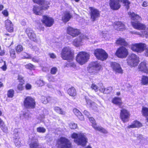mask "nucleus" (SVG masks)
Returning a JSON list of instances; mask_svg holds the SVG:
<instances>
[{"mask_svg":"<svg viewBox=\"0 0 148 148\" xmlns=\"http://www.w3.org/2000/svg\"><path fill=\"white\" fill-rule=\"evenodd\" d=\"M128 14L131 20L133 21L132 22V24L133 27L136 29L142 30L141 33L132 32V34L145 36L146 38H148V28L145 30V26L139 22L141 20V17L133 12H130L128 13Z\"/></svg>","mask_w":148,"mask_h":148,"instance_id":"obj_1","label":"nucleus"},{"mask_svg":"<svg viewBox=\"0 0 148 148\" xmlns=\"http://www.w3.org/2000/svg\"><path fill=\"white\" fill-rule=\"evenodd\" d=\"M33 1L42 5L41 7L38 6H34L33 11L34 14L37 15H40L43 12V10L47 9L49 7L50 3L44 0H33Z\"/></svg>","mask_w":148,"mask_h":148,"instance_id":"obj_2","label":"nucleus"},{"mask_svg":"<svg viewBox=\"0 0 148 148\" xmlns=\"http://www.w3.org/2000/svg\"><path fill=\"white\" fill-rule=\"evenodd\" d=\"M71 137L74 139V142L78 145L84 146L87 142L88 139L85 133L81 132L78 134L73 133L71 134Z\"/></svg>","mask_w":148,"mask_h":148,"instance_id":"obj_3","label":"nucleus"},{"mask_svg":"<svg viewBox=\"0 0 148 148\" xmlns=\"http://www.w3.org/2000/svg\"><path fill=\"white\" fill-rule=\"evenodd\" d=\"M120 2L123 3L127 10L129 9L130 2L128 0H110L109 5L111 8L114 10H118L121 6Z\"/></svg>","mask_w":148,"mask_h":148,"instance_id":"obj_4","label":"nucleus"},{"mask_svg":"<svg viewBox=\"0 0 148 148\" xmlns=\"http://www.w3.org/2000/svg\"><path fill=\"white\" fill-rule=\"evenodd\" d=\"M61 57L64 60L69 61L72 60L73 54L71 51V49L69 47H64L61 53Z\"/></svg>","mask_w":148,"mask_h":148,"instance_id":"obj_5","label":"nucleus"},{"mask_svg":"<svg viewBox=\"0 0 148 148\" xmlns=\"http://www.w3.org/2000/svg\"><path fill=\"white\" fill-rule=\"evenodd\" d=\"M89 58L88 54L85 52L81 51L77 55L76 60L80 64L82 65L87 62Z\"/></svg>","mask_w":148,"mask_h":148,"instance_id":"obj_6","label":"nucleus"},{"mask_svg":"<svg viewBox=\"0 0 148 148\" xmlns=\"http://www.w3.org/2000/svg\"><path fill=\"white\" fill-rule=\"evenodd\" d=\"M56 146L58 148H71V143L67 139L62 137L58 139Z\"/></svg>","mask_w":148,"mask_h":148,"instance_id":"obj_7","label":"nucleus"},{"mask_svg":"<svg viewBox=\"0 0 148 148\" xmlns=\"http://www.w3.org/2000/svg\"><path fill=\"white\" fill-rule=\"evenodd\" d=\"M139 62L138 57L134 53L130 55L127 59L128 65L132 67L136 66Z\"/></svg>","mask_w":148,"mask_h":148,"instance_id":"obj_8","label":"nucleus"},{"mask_svg":"<svg viewBox=\"0 0 148 148\" xmlns=\"http://www.w3.org/2000/svg\"><path fill=\"white\" fill-rule=\"evenodd\" d=\"M94 54L98 59L104 60L108 58V55L102 49H97L94 51Z\"/></svg>","mask_w":148,"mask_h":148,"instance_id":"obj_9","label":"nucleus"},{"mask_svg":"<svg viewBox=\"0 0 148 148\" xmlns=\"http://www.w3.org/2000/svg\"><path fill=\"white\" fill-rule=\"evenodd\" d=\"M146 47V45L144 43H140L133 44L132 45L131 49L134 51L141 53L143 51Z\"/></svg>","mask_w":148,"mask_h":148,"instance_id":"obj_10","label":"nucleus"},{"mask_svg":"<svg viewBox=\"0 0 148 148\" xmlns=\"http://www.w3.org/2000/svg\"><path fill=\"white\" fill-rule=\"evenodd\" d=\"M25 107L28 108H34L35 102L34 100L30 97H26L24 102Z\"/></svg>","mask_w":148,"mask_h":148,"instance_id":"obj_11","label":"nucleus"},{"mask_svg":"<svg viewBox=\"0 0 148 148\" xmlns=\"http://www.w3.org/2000/svg\"><path fill=\"white\" fill-rule=\"evenodd\" d=\"M90 122L92 123V126L96 130L104 134H107L108 133L107 131L104 129L101 126H97L95 123V120L92 117H88Z\"/></svg>","mask_w":148,"mask_h":148,"instance_id":"obj_12","label":"nucleus"},{"mask_svg":"<svg viewBox=\"0 0 148 148\" xmlns=\"http://www.w3.org/2000/svg\"><path fill=\"white\" fill-rule=\"evenodd\" d=\"M128 54L127 49L123 47H121L118 49L116 53V55L118 57L121 58H126Z\"/></svg>","mask_w":148,"mask_h":148,"instance_id":"obj_13","label":"nucleus"},{"mask_svg":"<svg viewBox=\"0 0 148 148\" xmlns=\"http://www.w3.org/2000/svg\"><path fill=\"white\" fill-rule=\"evenodd\" d=\"M21 132L20 128H16L14 131V142L16 146L18 147L21 146V142L18 140L19 137V135L21 134Z\"/></svg>","mask_w":148,"mask_h":148,"instance_id":"obj_14","label":"nucleus"},{"mask_svg":"<svg viewBox=\"0 0 148 148\" xmlns=\"http://www.w3.org/2000/svg\"><path fill=\"white\" fill-rule=\"evenodd\" d=\"M130 116L129 112L125 109H123L121 110L120 118L123 123L128 121Z\"/></svg>","mask_w":148,"mask_h":148,"instance_id":"obj_15","label":"nucleus"},{"mask_svg":"<svg viewBox=\"0 0 148 148\" xmlns=\"http://www.w3.org/2000/svg\"><path fill=\"white\" fill-rule=\"evenodd\" d=\"M89 9L90 10L91 18L92 21H95L99 17V12L93 7H90Z\"/></svg>","mask_w":148,"mask_h":148,"instance_id":"obj_16","label":"nucleus"},{"mask_svg":"<svg viewBox=\"0 0 148 148\" xmlns=\"http://www.w3.org/2000/svg\"><path fill=\"white\" fill-rule=\"evenodd\" d=\"M111 66L116 74H122L123 73V70L119 64L116 62H112L111 63Z\"/></svg>","mask_w":148,"mask_h":148,"instance_id":"obj_17","label":"nucleus"},{"mask_svg":"<svg viewBox=\"0 0 148 148\" xmlns=\"http://www.w3.org/2000/svg\"><path fill=\"white\" fill-rule=\"evenodd\" d=\"M89 39V38L86 35H83L79 38L74 40L73 42V44L77 47L80 46L82 45L83 40H87Z\"/></svg>","mask_w":148,"mask_h":148,"instance_id":"obj_18","label":"nucleus"},{"mask_svg":"<svg viewBox=\"0 0 148 148\" xmlns=\"http://www.w3.org/2000/svg\"><path fill=\"white\" fill-rule=\"evenodd\" d=\"M25 32L30 39L36 42V34L29 27L27 28L26 29Z\"/></svg>","mask_w":148,"mask_h":148,"instance_id":"obj_19","label":"nucleus"},{"mask_svg":"<svg viewBox=\"0 0 148 148\" xmlns=\"http://www.w3.org/2000/svg\"><path fill=\"white\" fill-rule=\"evenodd\" d=\"M101 65L99 62H94L90 64L89 71L90 72H94L95 71H90L92 69H93L94 70L98 71L101 69Z\"/></svg>","mask_w":148,"mask_h":148,"instance_id":"obj_20","label":"nucleus"},{"mask_svg":"<svg viewBox=\"0 0 148 148\" xmlns=\"http://www.w3.org/2000/svg\"><path fill=\"white\" fill-rule=\"evenodd\" d=\"M67 33L73 37L78 36L80 33L79 30L74 28L71 27H69L67 29Z\"/></svg>","mask_w":148,"mask_h":148,"instance_id":"obj_21","label":"nucleus"},{"mask_svg":"<svg viewBox=\"0 0 148 148\" xmlns=\"http://www.w3.org/2000/svg\"><path fill=\"white\" fill-rule=\"evenodd\" d=\"M42 20V23L45 24L47 27H50L52 25L54 22L53 20L51 17L46 16H43Z\"/></svg>","mask_w":148,"mask_h":148,"instance_id":"obj_22","label":"nucleus"},{"mask_svg":"<svg viewBox=\"0 0 148 148\" xmlns=\"http://www.w3.org/2000/svg\"><path fill=\"white\" fill-rule=\"evenodd\" d=\"M5 23L6 30L9 32H12L13 31V25L11 21L9 19H7L5 21Z\"/></svg>","mask_w":148,"mask_h":148,"instance_id":"obj_23","label":"nucleus"},{"mask_svg":"<svg viewBox=\"0 0 148 148\" xmlns=\"http://www.w3.org/2000/svg\"><path fill=\"white\" fill-rule=\"evenodd\" d=\"M115 29L118 31L122 30L125 28L124 24L121 22H116L113 24Z\"/></svg>","mask_w":148,"mask_h":148,"instance_id":"obj_24","label":"nucleus"},{"mask_svg":"<svg viewBox=\"0 0 148 148\" xmlns=\"http://www.w3.org/2000/svg\"><path fill=\"white\" fill-rule=\"evenodd\" d=\"M86 102V106L87 107L91 108L93 109H95L97 107L96 104L94 102L89 99L87 97H85Z\"/></svg>","mask_w":148,"mask_h":148,"instance_id":"obj_25","label":"nucleus"},{"mask_svg":"<svg viewBox=\"0 0 148 148\" xmlns=\"http://www.w3.org/2000/svg\"><path fill=\"white\" fill-rule=\"evenodd\" d=\"M18 79L20 83L17 86V89L19 91H21L23 90L24 89L23 85L24 83V81L23 77L20 75L18 76Z\"/></svg>","mask_w":148,"mask_h":148,"instance_id":"obj_26","label":"nucleus"},{"mask_svg":"<svg viewBox=\"0 0 148 148\" xmlns=\"http://www.w3.org/2000/svg\"><path fill=\"white\" fill-rule=\"evenodd\" d=\"M146 62L145 61L142 62L138 66L139 71L146 72L147 71V67L146 66Z\"/></svg>","mask_w":148,"mask_h":148,"instance_id":"obj_27","label":"nucleus"},{"mask_svg":"<svg viewBox=\"0 0 148 148\" xmlns=\"http://www.w3.org/2000/svg\"><path fill=\"white\" fill-rule=\"evenodd\" d=\"M112 101L113 103L118 105L120 108H122L121 106L122 102L121 99L120 98L115 97L112 99Z\"/></svg>","mask_w":148,"mask_h":148,"instance_id":"obj_28","label":"nucleus"},{"mask_svg":"<svg viewBox=\"0 0 148 148\" xmlns=\"http://www.w3.org/2000/svg\"><path fill=\"white\" fill-rule=\"evenodd\" d=\"M39 144L38 143V140L34 138L32 139V142L29 145L30 148H38Z\"/></svg>","mask_w":148,"mask_h":148,"instance_id":"obj_29","label":"nucleus"},{"mask_svg":"<svg viewBox=\"0 0 148 148\" xmlns=\"http://www.w3.org/2000/svg\"><path fill=\"white\" fill-rule=\"evenodd\" d=\"M73 112L80 120L81 121L84 120V118L83 116L78 110L76 108H74L73 110Z\"/></svg>","mask_w":148,"mask_h":148,"instance_id":"obj_30","label":"nucleus"},{"mask_svg":"<svg viewBox=\"0 0 148 148\" xmlns=\"http://www.w3.org/2000/svg\"><path fill=\"white\" fill-rule=\"evenodd\" d=\"M142 125V124L141 123L138 121H136L133 122L131 125L128 126L127 128H130L138 127H141Z\"/></svg>","mask_w":148,"mask_h":148,"instance_id":"obj_31","label":"nucleus"},{"mask_svg":"<svg viewBox=\"0 0 148 148\" xmlns=\"http://www.w3.org/2000/svg\"><path fill=\"white\" fill-rule=\"evenodd\" d=\"M71 16H72L69 12H66L64 14V15L62 17V21L64 22H66L69 20Z\"/></svg>","mask_w":148,"mask_h":148,"instance_id":"obj_32","label":"nucleus"},{"mask_svg":"<svg viewBox=\"0 0 148 148\" xmlns=\"http://www.w3.org/2000/svg\"><path fill=\"white\" fill-rule=\"evenodd\" d=\"M116 43L117 44L123 45L125 46H127L128 44L126 42L124 38H119L116 41Z\"/></svg>","mask_w":148,"mask_h":148,"instance_id":"obj_33","label":"nucleus"},{"mask_svg":"<svg viewBox=\"0 0 148 148\" xmlns=\"http://www.w3.org/2000/svg\"><path fill=\"white\" fill-rule=\"evenodd\" d=\"M68 94L71 96L74 97L76 95V90L74 87H72L69 88L68 90Z\"/></svg>","mask_w":148,"mask_h":148,"instance_id":"obj_34","label":"nucleus"},{"mask_svg":"<svg viewBox=\"0 0 148 148\" xmlns=\"http://www.w3.org/2000/svg\"><path fill=\"white\" fill-rule=\"evenodd\" d=\"M141 83L144 85H148V77L145 76H142L141 79Z\"/></svg>","mask_w":148,"mask_h":148,"instance_id":"obj_35","label":"nucleus"},{"mask_svg":"<svg viewBox=\"0 0 148 148\" xmlns=\"http://www.w3.org/2000/svg\"><path fill=\"white\" fill-rule=\"evenodd\" d=\"M0 127L1 129L4 132H6L7 129L4 125L3 121L0 118Z\"/></svg>","mask_w":148,"mask_h":148,"instance_id":"obj_36","label":"nucleus"},{"mask_svg":"<svg viewBox=\"0 0 148 148\" xmlns=\"http://www.w3.org/2000/svg\"><path fill=\"white\" fill-rule=\"evenodd\" d=\"M51 98L49 97H47L42 96L41 98V101L44 104H47L51 99Z\"/></svg>","mask_w":148,"mask_h":148,"instance_id":"obj_37","label":"nucleus"},{"mask_svg":"<svg viewBox=\"0 0 148 148\" xmlns=\"http://www.w3.org/2000/svg\"><path fill=\"white\" fill-rule=\"evenodd\" d=\"M45 82L41 79L37 80L36 82V84L38 87L42 86L44 85Z\"/></svg>","mask_w":148,"mask_h":148,"instance_id":"obj_38","label":"nucleus"},{"mask_svg":"<svg viewBox=\"0 0 148 148\" xmlns=\"http://www.w3.org/2000/svg\"><path fill=\"white\" fill-rule=\"evenodd\" d=\"M54 110L57 112L61 114H64L65 112L58 107H56L54 108Z\"/></svg>","mask_w":148,"mask_h":148,"instance_id":"obj_39","label":"nucleus"},{"mask_svg":"<svg viewBox=\"0 0 148 148\" xmlns=\"http://www.w3.org/2000/svg\"><path fill=\"white\" fill-rule=\"evenodd\" d=\"M14 90L12 89H10L7 92V95L8 97L9 98H12L14 97Z\"/></svg>","mask_w":148,"mask_h":148,"instance_id":"obj_40","label":"nucleus"},{"mask_svg":"<svg viewBox=\"0 0 148 148\" xmlns=\"http://www.w3.org/2000/svg\"><path fill=\"white\" fill-rule=\"evenodd\" d=\"M142 114L144 116H148V108L145 107H143L142 109Z\"/></svg>","mask_w":148,"mask_h":148,"instance_id":"obj_41","label":"nucleus"},{"mask_svg":"<svg viewBox=\"0 0 148 148\" xmlns=\"http://www.w3.org/2000/svg\"><path fill=\"white\" fill-rule=\"evenodd\" d=\"M47 79L50 82H55L57 80L56 79L54 76L52 75H49Z\"/></svg>","mask_w":148,"mask_h":148,"instance_id":"obj_42","label":"nucleus"},{"mask_svg":"<svg viewBox=\"0 0 148 148\" xmlns=\"http://www.w3.org/2000/svg\"><path fill=\"white\" fill-rule=\"evenodd\" d=\"M37 131L39 133H44L46 132V129L43 127H38L36 129Z\"/></svg>","mask_w":148,"mask_h":148,"instance_id":"obj_43","label":"nucleus"},{"mask_svg":"<svg viewBox=\"0 0 148 148\" xmlns=\"http://www.w3.org/2000/svg\"><path fill=\"white\" fill-rule=\"evenodd\" d=\"M26 68L30 70H34L35 69V66L31 63H29L25 66Z\"/></svg>","mask_w":148,"mask_h":148,"instance_id":"obj_44","label":"nucleus"},{"mask_svg":"<svg viewBox=\"0 0 148 148\" xmlns=\"http://www.w3.org/2000/svg\"><path fill=\"white\" fill-rule=\"evenodd\" d=\"M10 56L12 58H16L15 52L14 49H11L10 50Z\"/></svg>","mask_w":148,"mask_h":148,"instance_id":"obj_45","label":"nucleus"},{"mask_svg":"<svg viewBox=\"0 0 148 148\" xmlns=\"http://www.w3.org/2000/svg\"><path fill=\"white\" fill-rule=\"evenodd\" d=\"M16 50L18 53L21 52L23 50L22 46L21 45H18L16 47Z\"/></svg>","mask_w":148,"mask_h":148,"instance_id":"obj_46","label":"nucleus"},{"mask_svg":"<svg viewBox=\"0 0 148 148\" xmlns=\"http://www.w3.org/2000/svg\"><path fill=\"white\" fill-rule=\"evenodd\" d=\"M23 57L27 59H31L32 58V56L31 55L27 54L26 53L24 52L23 53Z\"/></svg>","mask_w":148,"mask_h":148,"instance_id":"obj_47","label":"nucleus"},{"mask_svg":"<svg viewBox=\"0 0 148 148\" xmlns=\"http://www.w3.org/2000/svg\"><path fill=\"white\" fill-rule=\"evenodd\" d=\"M69 126L71 129H75L77 127L76 124L73 122H71L69 124Z\"/></svg>","mask_w":148,"mask_h":148,"instance_id":"obj_48","label":"nucleus"},{"mask_svg":"<svg viewBox=\"0 0 148 148\" xmlns=\"http://www.w3.org/2000/svg\"><path fill=\"white\" fill-rule=\"evenodd\" d=\"M91 88L94 90L95 92H97L99 90V88L97 86L94 84H92L91 87Z\"/></svg>","mask_w":148,"mask_h":148,"instance_id":"obj_49","label":"nucleus"},{"mask_svg":"<svg viewBox=\"0 0 148 148\" xmlns=\"http://www.w3.org/2000/svg\"><path fill=\"white\" fill-rule=\"evenodd\" d=\"M112 88L111 87H108L106 88H105L104 93H109L112 91Z\"/></svg>","mask_w":148,"mask_h":148,"instance_id":"obj_50","label":"nucleus"},{"mask_svg":"<svg viewBox=\"0 0 148 148\" xmlns=\"http://www.w3.org/2000/svg\"><path fill=\"white\" fill-rule=\"evenodd\" d=\"M57 71V69L56 67H53L52 68L51 70V73L52 74H55Z\"/></svg>","mask_w":148,"mask_h":148,"instance_id":"obj_51","label":"nucleus"},{"mask_svg":"<svg viewBox=\"0 0 148 148\" xmlns=\"http://www.w3.org/2000/svg\"><path fill=\"white\" fill-rule=\"evenodd\" d=\"M32 49L33 50L35 51V52L36 54H38L39 53V49L36 46H33Z\"/></svg>","mask_w":148,"mask_h":148,"instance_id":"obj_52","label":"nucleus"},{"mask_svg":"<svg viewBox=\"0 0 148 148\" xmlns=\"http://www.w3.org/2000/svg\"><path fill=\"white\" fill-rule=\"evenodd\" d=\"M23 116L25 119H29V118L30 117L29 113L28 112H25L23 114Z\"/></svg>","mask_w":148,"mask_h":148,"instance_id":"obj_53","label":"nucleus"},{"mask_svg":"<svg viewBox=\"0 0 148 148\" xmlns=\"http://www.w3.org/2000/svg\"><path fill=\"white\" fill-rule=\"evenodd\" d=\"M1 69L3 71H5L7 69V66L6 64V62L5 61H4V65L3 66L1 67Z\"/></svg>","mask_w":148,"mask_h":148,"instance_id":"obj_54","label":"nucleus"},{"mask_svg":"<svg viewBox=\"0 0 148 148\" xmlns=\"http://www.w3.org/2000/svg\"><path fill=\"white\" fill-rule=\"evenodd\" d=\"M2 13L5 16H7L8 15V12L7 10L3 11Z\"/></svg>","mask_w":148,"mask_h":148,"instance_id":"obj_55","label":"nucleus"},{"mask_svg":"<svg viewBox=\"0 0 148 148\" xmlns=\"http://www.w3.org/2000/svg\"><path fill=\"white\" fill-rule=\"evenodd\" d=\"M32 85L28 83L26 84L25 85V88L27 90H29L31 89L32 88Z\"/></svg>","mask_w":148,"mask_h":148,"instance_id":"obj_56","label":"nucleus"},{"mask_svg":"<svg viewBox=\"0 0 148 148\" xmlns=\"http://www.w3.org/2000/svg\"><path fill=\"white\" fill-rule=\"evenodd\" d=\"M32 60L34 62H38L39 60L38 58L36 57H34L32 58Z\"/></svg>","mask_w":148,"mask_h":148,"instance_id":"obj_57","label":"nucleus"},{"mask_svg":"<svg viewBox=\"0 0 148 148\" xmlns=\"http://www.w3.org/2000/svg\"><path fill=\"white\" fill-rule=\"evenodd\" d=\"M105 89V88H104V87L103 85H102L100 88H99V90L101 92L104 93Z\"/></svg>","mask_w":148,"mask_h":148,"instance_id":"obj_58","label":"nucleus"},{"mask_svg":"<svg viewBox=\"0 0 148 148\" xmlns=\"http://www.w3.org/2000/svg\"><path fill=\"white\" fill-rule=\"evenodd\" d=\"M84 115L86 116L87 117H89L90 116V114L86 110H84L83 112Z\"/></svg>","mask_w":148,"mask_h":148,"instance_id":"obj_59","label":"nucleus"},{"mask_svg":"<svg viewBox=\"0 0 148 148\" xmlns=\"http://www.w3.org/2000/svg\"><path fill=\"white\" fill-rule=\"evenodd\" d=\"M49 56L50 58L53 59L55 58L56 57V55L53 53H49Z\"/></svg>","mask_w":148,"mask_h":148,"instance_id":"obj_60","label":"nucleus"},{"mask_svg":"<svg viewBox=\"0 0 148 148\" xmlns=\"http://www.w3.org/2000/svg\"><path fill=\"white\" fill-rule=\"evenodd\" d=\"M142 6L144 7H147L148 6V2L147 1H145L143 3Z\"/></svg>","mask_w":148,"mask_h":148,"instance_id":"obj_61","label":"nucleus"},{"mask_svg":"<svg viewBox=\"0 0 148 148\" xmlns=\"http://www.w3.org/2000/svg\"><path fill=\"white\" fill-rule=\"evenodd\" d=\"M5 51L3 50H0V56H3L5 54Z\"/></svg>","mask_w":148,"mask_h":148,"instance_id":"obj_62","label":"nucleus"},{"mask_svg":"<svg viewBox=\"0 0 148 148\" xmlns=\"http://www.w3.org/2000/svg\"><path fill=\"white\" fill-rule=\"evenodd\" d=\"M145 54L146 56H148V47L145 49Z\"/></svg>","mask_w":148,"mask_h":148,"instance_id":"obj_63","label":"nucleus"},{"mask_svg":"<svg viewBox=\"0 0 148 148\" xmlns=\"http://www.w3.org/2000/svg\"><path fill=\"white\" fill-rule=\"evenodd\" d=\"M106 34V33L105 32H102L101 33V35L104 38L105 37Z\"/></svg>","mask_w":148,"mask_h":148,"instance_id":"obj_64","label":"nucleus"}]
</instances>
